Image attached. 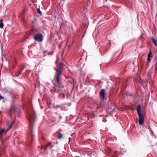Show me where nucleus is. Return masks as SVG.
I'll return each instance as SVG.
<instances>
[{
  "label": "nucleus",
  "instance_id": "obj_21",
  "mask_svg": "<svg viewBox=\"0 0 157 157\" xmlns=\"http://www.w3.org/2000/svg\"><path fill=\"white\" fill-rule=\"evenodd\" d=\"M37 12L39 13V8L37 9Z\"/></svg>",
  "mask_w": 157,
  "mask_h": 157
},
{
  "label": "nucleus",
  "instance_id": "obj_22",
  "mask_svg": "<svg viewBox=\"0 0 157 157\" xmlns=\"http://www.w3.org/2000/svg\"><path fill=\"white\" fill-rule=\"evenodd\" d=\"M42 14V12L40 10V15H41Z\"/></svg>",
  "mask_w": 157,
  "mask_h": 157
},
{
  "label": "nucleus",
  "instance_id": "obj_16",
  "mask_svg": "<svg viewBox=\"0 0 157 157\" xmlns=\"http://www.w3.org/2000/svg\"><path fill=\"white\" fill-rule=\"evenodd\" d=\"M63 134H62L60 133H59V136L58 137V138L59 139H62L63 138Z\"/></svg>",
  "mask_w": 157,
  "mask_h": 157
},
{
  "label": "nucleus",
  "instance_id": "obj_1",
  "mask_svg": "<svg viewBox=\"0 0 157 157\" xmlns=\"http://www.w3.org/2000/svg\"><path fill=\"white\" fill-rule=\"evenodd\" d=\"M63 65L62 63H60L57 65V68L55 70L56 74L55 78L52 82L55 87H54V90H51L50 91L52 94L56 92H58L61 90V89L63 88V86L60 82V76L62 73V71L61 70Z\"/></svg>",
  "mask_w": 157,
  "mask_h": 157
},
{
  "label": "nucleus",
  "instance_id": "obj_5",
  "mask_svg": "<svg viewBox=\"0 0 157 157\" xmlns=\"http://www.w3.org/2000/svg\"><path fill=\"white\" fill-rule=\"evenodd\" d=\"M18 109L15 106H13L11 108L10 110V111L9 114L10 115L11 117L12 116L11 114V113L12 112H13L14 113H15L16 111Z\"/></svg>",
  "mask_w": 157,
  "mask_h": 157
},
{
  "label": "nucleus",
  "instance_id": "obj_15",
  "mask_svg": "<svg viewBox=\"0 0 157 157\" xmlns=\"http://www.w3.org/2000/svg\"><path fill=\"white\" fill-rule=\"evenodd\" d=\"M151 54H152V53H151V50H150V52H149V53L148 54L147 57H151Z\"/></svg>",
  "mask_w": 157,
  "mask_h": 157
},
{
  "label": "nucleus",
  "instance_id": "obj_17",
  "mask_svg": "<svg viewBox=\"0 0 157 157\" xmlns=\"http://www.w3.org/2000/svg\"><path fill=\"white\" fill-rule=\"evenodd\" d=\"M53 53V52L52 51H51V52H47V53L48 55H51Z\"/></svg>",
  "mask_w": 157,
  "mask_h": 157
},
{
  "label": "nucleus",
  "instance_id": "obj_24",
  "mask_svg": "<svg viewBox=\"0 0 157 157\" xmlns=\"http://www.w3.org/2000/svg\"><path fill=\"white\" fill-rule=\"evenodd\" d=\"M71 140V138L70 137H69V142L70 141V140Z\"/></svg>",
  "mask_w": 157,
  "mask_h": 157
},
{
  "label": "nucleus",
  "instance_id": "obj_13",
  "mask_svg": "<svg viewBox=\"0 0 157 157\" xmlns=\"http://www.w3.org/2000/svg\"><path fill=\"white\" fill-rule=\"evenodd\" d=\"M25 68V66L23 68L21 69V71H18L19 73L16 76H18V75H19L22 72V71H23V70Z\"/></svg>",
  "mask_w": 157,
  "mask_h": 157
},
{
  "label": "nucleus",
  "instance_id": "obj_8",
  "mask_svg": "<svg viewBox=\"0 0 157 157\" xmlns=\"http://www.w3.org/2000/svg\"><path fill=\"white\" fill-rule=\"evenodd\" d=\"M3 20L2 19L0 20V28H2L3 27V24L2 23Z\"/></svg>",
  "mask_w": 157,
  "mask_h": 157
},
{
  "label": "nucleus",
  "instance_id": "obj_12",
  "mask_svg": "<svg viewBox=\"0 0 157 157\" xmlns=\"http://www.w3.org/2000/svg\"><path fill=\"white\" fill-rule=\"evenodd\" d=\"M46 146H50V147L51 148H52L53 147L54 145L52 144L51 142H49L47 144Z\"/></svg>",
  "mask_w": 157,
  "mask_h": 157
},
{
  "label": "nucleus",
  "instance_id": "obj_10",
  "mask_svg": "<svg viewBox=\"0 0 157 157\" xmlns=\"http://www.w3.org/2000/svg\"><path fill=\"white\" fill-rule=\"evenodd\" d=\"M43 35L42 34H40V42H41L42 41H43Z\"/></svg>",
  "mask_w": 157,
  "mask_h": 157
},
{
  "label": "nucleus",
  "instance_id": "obj_27",
  "mask_svg": "<svg viewBox=\"0 0 157 157\" xmlns=\"http://www.w3.org/2000/svg\"><path fill=\"white\" fill-rule=\"evenodd\" d=\"M120 152L121 154H122V152H121V151H120Z\"/></svg>",
  "mask_w": 157,
  "mask_h": 157
},
{
  "label": "nucleus",
  "instance_id": "obj_9",
  "mask_svg": "<svg viewBox=\"0 0 157 157\" xmlns=\"http://www.w3.org/2000/svg\"><path fill=\"white\" fill-rule=\"evenodd\" d=\"M151 39L152 40L154 43V44L156 45L157 46V42L156 41V40H155V39L153 37H151Z\"/></svg>",
  "mask_w": 157,
  "mask_h": 157
},
{
  "label": "nucleus",
  "instance_id": "obj_20",
  "mask_svg": "<svg viewBox=\"0 0 157 157\" xmlns=\"http://www.w3.org/2000/svg\"><path fill=\"white\" fill-rule=\"evenodd\" d=\"M0 99H4V97H2V96H1L0 95Z\"/></svg>",
  "mask_w": 157,
  "mask_h": 157
},
{
  "label": "nucleus",
  "instance_id": "obj_23",
  "mask_svg": "<svg viewBox=\"0 0 157 157\" xmlns=\"http://www.w3.org/2000/svg\"><path fill=\"white\" fill-rule=\"evenodd\" d=\"M84 36H85V35H83L82 36V38H83L84 37Z\"/></svg>",
  "mask_w": 157,
  "mask_h": 157
},
{
  "label": "nucleus",
  "instance_id": "obj_6",
  "mask_svg": "<svg viewBox=\"0 0 157 157\" xmlns=\"http://www.w3.org/2000/svg\"><path fill=\"white\" fill-rule=\"evenodd\" d=\"M35 40L38 41H39V34H37L34 36Z\"/></svg>",
  "mask_w": 157,
  "mask_h": 157
},
{
  "label": "nucleus",
  "instance_id": "obj_14",
  "mask_svg": "<svg viewBox=\"0 0 157 157\" xmlns=\"http://www.w3.org/2000/svg\"><path fill=\"white\" fill-rule=\"evenodd\" d=\"M7 125L8 127V129H9L11 128L12 125V124H10L9 123H7Z\"/></svg>",
  "mask_w": 157,
  "mask_h": 157
},
{
  "label": "nucleus",
  "instance_id": "obj_3",
  "mask_svg": "<svg viewBox=\"0 0 157 157\" xmlns=\"http://www.w3.org/2000/svg\"><path fill=\"white\" fill-rule=\"evenodd\" d=\"M137 112L139 116V123L140 125H142L144 122V117L141 112V106L140 105H138L137 106Z\"/></svg>",
  "mask_w": 157,
  "mask_h": 157
},
{
  "label": "nucleus",
  "instance_id": "obj_19",
  "mask_svg": "<svg viewBox=\"0 0 157 157\" xmlns=\"http://www.w3.org/2000/svg\"><path fill=\"white\" fill-rule=\"evenodd\" d=\"M46 52H47V51L46 50V51H42V53H43V54H44L45 53H46Z\"/></svg>",
  "mask_w": 157,
  "mask_h": 157
},
{
  "label": "nucleus",
  "instance_id": "obj_7",
  "mask_svg": "<svg viewBox=\"0 0 157 157\" xmlns=\"http://www.w3.org/2000/svg\"><path fill=\"white\" fill-rule=\"evenodd\" d=\"M154 62L155 63V66H157V56H156L154 58Z\"/></svg>",
  "mask_w": 157,
  "mask_h": 157
},
{
  "label": "nucleus",
  "instance_id": "obj_25",
  "mask_svg": "<svg viewBox=\"0 0 157 157\" xmlns=\"http://www.w3.org/2000/svg\"><path fill=\"white\" fill-rule=\"evenodd\" d=\"M74 134V133H72V134H71V136H72Z\"/></svg>",
  "mask_w": 157,
  "mask_h": 157
},
{
  "label": "nucleus",
  "instance_id": "obj_2",
  "mask_svg": "<svg viewBox=\"0 0 157 157\" xmlns=\"http://www.w3.org/2000/svg\"><path fill=\"white\" fill-rule=\"evenodd\" d=\"M35 117L36 115L34 111L32 108H30L27 112L26 117L29 121V125L31 130L30 134L31 135H32V128L33 123L35 121Z\"/></svg>",
  "mask_w": 157,
  "mask_h": 157
},
{
  "label": "nucleus",
  "instance_id": "obj_11",
  "mask_svg": "<svg viewBox=\"0 0 157 157\" xmlns=\"http://www.w3.org/2000/svg\"><path fill=\"white\" fill-rule=\"evenodd\" d=\"M5 131L4 129H2L0 131V137H1L2 134Z\"/></svg>",
  "mask_w": 157,
  "mask_h": 157
},
{
  "label": "nucleus",
  "instance_id": "obj_28",
  "mask_svg": "<svg viewBox=\"0 0 157 157\" xmlns=\"http://www.w3.org/2000/svg\"><path fill=\"white\" fill-rule=\"evenodd\" d=\"M44 55H43V57H44Z\"/></svg>",
  "mask_w": 157,
  "mask_h": 157
},
{
  "label": "nucleus",
  "instance_id": "obj_26",
  "mask_svg": "<svg viewBox=\"0 0 157 157\" xmlns=\"http://www.w3.org/2000/svg\"><path fill=\"white\" fill-rule=\"evenodd\" d=\"M59 107V106L57 105V106H56V108H57V107Z\"/></svg>",
  "mask_w": 157,
  "mask_h": 157
},
{
  "label": "nucleus",
  "instance_id": "obj_4",
  "mask_svg": "<svg viewBox=\"0 0 157 157\" xmlns=\"http://www.w3.org/2000/svg\"><path fill=\"white\" fill-rule=\"evenodd\" d=\"M105 94V90L104 89H102L101 90L100 93V96L103 101L104 100Z\"/></svg>",
  "mask_w": 157,
  "mask_h": 157
},
{
  "label": "nucleus",
  "instance_id": "obj_18",
  "mask_svg": "<svg viewBox=\"0 0 157 157\" xmlns=\"http://www.w3.org/2000/svg\"><path fill=\"white\" fill-rule=\"evenodd\" d=\"M151 57H147V60L149 62H150L151 61Z\"/></svg>",
  "mask_w": 157,
  "mask_h": 157
},
{
  "label": "nucleus",
  "instance_id": "obj_29",
  "mask_svg": "<svg viewBox=\"0 0 157 157\" xmlns=\"http://www.w3.org/2000/svg\"><path fill=\"white\" fill-rule=\"evenodd\" d=\"M1 113V111H0V113Z\"/></svg>",
  "mask_w": 157,
  "mask_h": 157
}]
</instances>
